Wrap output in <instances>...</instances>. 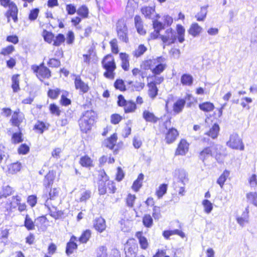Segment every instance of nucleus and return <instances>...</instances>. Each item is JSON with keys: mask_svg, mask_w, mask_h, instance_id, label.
I'll use <instances>...</instances> for the list:
<instances>
[{"mask_svg": "<svg viewBox=\"0 0 257 257\" xmlns=\"http://www.w3.org/2000/svg\"><path fill=\"white\" fill-rule=\"evenodd\" d=\"M102 64L103 68L106 70L104 75L108 78H113V71L116 68L114 58L111 55H106L103 59Z\"/></svg>", "mask_w": 257, "mask_h": 257, "instance_id": "1", "label": "nucleus"}, {"mask_svg": "<svg viewBox=\"0 0 257 257\" xmlns=\"http://www.w3.org/2000/svg\"><path fill=\"white\" fill-rule=\"evenodd\" d=\"M116 31L119 40L125 43L128 42L127 28L124 20L121 19L118 21L116 25Z\"/></svg>", "mask_w": 257, "mask_h": 257, "instance_id": "2", "label": "nucleus"}, {"mask_svg": "<svg viewBox=\"0 0 257 257\" xmlns=\"http://www.w3.org/2000/svg\"><path fill=\"white\" fill-rule=\"evenodd\" d=\"M226 145L232 149L240 151H243L244 148L242 140L236 133L230 135L229 140L226 143Z\"/></svg>", "mask_w": 257, "mask_h": 257, "instance_id": "3", "label": "nucleus"}, {"mask_svg": "<svg viewBox=\"0 0 257 257\" xmlns=\"http://www.w3.org/2000/svg\"><path fill=\"white\" fill-rule=\"evenodd\" d=\"M96 118V114L93 111H88L83 116V121L86 125V128L81 130V131L87 133L89 131L93 124Z\"/></svg>", "mask_w": 257, "mask_h": 257, "instance_id": "4", "label": "nucleus"}, {"mask_svg": "<svg viewBox=\"0 0 257 257\" xmlns=\"http://www.w3.org/2000/svg\"><path fill=\"white\" fill-rule=\"evenodd\" d=\"M99 176H100L98 183L99 193L100 195H104L106 193L107 188V182H108V176L103 171H100Z\"/></svg>", "mask_w": 257, "mask_h": 257, "instance_id": "5", "label": "nucleus"}, {"mask_svg": "<svg viewBox=\"0 0 257 257\" xmlns=\"http://www.w3.org/2000/svg\"><path fill=\"white\" fill-rule=\"evenodd\" d=\"M59 189L56 188L51 189L49 193V197H47V195L44 196L43 197L45 200V206H49L54 203L51 201H55L59 197Z\"/></svg>", "mask_w": 257, "mask_h": 257, "instance_id": "6", "label": "nucleus"}, {"mask_svg": "<svg viewBox=\"0 0 257 257\" xmlns=\"http://www.w3.org/2000/svg\"><path fill=\"white\" fill-rule=\"evenodd\" d=\"M32 69L34 73H36V75L38 79L42 81L43 79L49 78L51 76V71L47 67H42L41 69H39L38 67H34Z\"/></svg>", "mask_w": 257, "mask_h": 257, "instance_id": "7", "label": "nucleus"}, {"mask_svg": "<svg viewBox=\"0 0 257 257\" xmlns=\"http://www.w3.org/2000/svg\"><path fill=\"white\" fill-rule=\"evenodd\" d=\"M161 38L164 43L171 44L174 43L176 40V33L171 28L166 31V35L161 36Z\"/></svg>", "mask_w": 257, "mask_h": 257, "instance_id": "8", "label": "nucleus"}, {"mask_svg": "<svg viewBox=\"0 0 257 257\" xmlns=\"http://www.w3.org/2000/svg\"><path fill=\"white\" fill-rule=\"evenodd\" d=\"M56 172L54 171H49L47 175L45 176L43 181V184L46 188L51 187L54 183L55 178Z\"/></svg>", "mask_w": 257, "mask_h": 257, "instance_id": "9", "label": "nucleus"}, {"mask_svg": "<svg viewBox=\"0 0 257 257\" xmlns=\"http://www.w3.org/2000/svg\"><path fill=\"white\" fill-rule=\"evenodd\" d=\"M141 12L146 18L154 20L155 17L160 18L159 15L156 14L155 8L152 7H143L141 9Z\"/></svg>", "mask_w": 257, "mask_h": 257, "instance_id": "10", "label": "nucleus"}, {"mask_svg": "<svg viewBox=\"0 0 257 257\" xmlns=\"http://www.w3.org/2000/svg\"><path fill=\"white\" fill-rule=\"evenodd\" d=\"M76 237L73 235L67 242L66 247V253L70 255L73 253L74 250L77 248V244L76 243Z\"/></svg>", "mask_w": 257, "mask_h": 257, "instance_id": "11", "label": "nucleus"}, {"mask_svg": "<svg viewBox=\"0 0 257 257\" xmlns=\"http://www.w3.org/2000/svg\"><path fill=\"white\" fill-rule=\"evenodd\" d=\"M189 144L186 140H181L176 151V155H185L188 151Z\"/></svg>", "mask_w": 257, "mask_h": 257, "instance_id": "12", "label": "nucleus"}, {"mask_svg": "<svg viewBox=\"0 0 257 257\" xmlns=\"http://www.w3.org/2000/svg\"><path fill=\"white\" fill-rule=\"evenodd\" d=\"M179 134L176 129L171 128L169 129L166 135L165 140L167 144H171L174 142L178 137Z\"/></svg>", "mask_w": 257, "mask_h": 257, "instance_id": "13", "label": "nucleus"}, {"mask_svg": "<svg viewBox=\"0 0 257 257\" xmlns=\"http://www.w3.org/2000/svg\"><path fill=\"white\" fill-rule=\"evenodd\" d=\"M54 205V204H52V205L46 207L49 211L50 215L55 219H58L62 217L63 212L61 210H57V207Z\"/></svg>", "mask_w": 257, "mask_h": 257, "instance_id": "14", "label": "nucleus"}, {"mask_svg": "<svg viewBox=\"0 0 257 257\" xmlns=\"http://www.w3.org/2000/svg\"><path fill=\"white\" fill-rule=\"evenodd\" d=\"M19 113V109L14 111L13 114L12 115V118L10 120L13 125L17 126L19 128V125L20 123L22 122L23 120L22 116Z\"/></svg>", "mask_w": 257, "mask_h": 257, "instance_id": "15", "label": "nucleus"}, {"mask_svg": "<svg viewBox=\"0 0 257 257\" xmlns=\"http://www.w3.org/2000/svg\"><path fill=\"white\" fill-rule=\"evenodd\" d=\"M94 227L98 231L102 232L106 228L104 219L101 217L96 218L94 221Z\"/></svg>", "mask_w": 257, "mask_h": 257, "instance_id": "16", "label": "nucleus"}, {"mask_svg": "<svg viewBox=\"0 0 257 257\" xmlns=\"http://www.w3.org/2000/svg\"><path fill=\"white\" fill-rule=\"evenodd\" d=\"M135 23L138 33L142 35H145L146 33V31L144 29L143 21L140 16H136L135 17Z\"/></svg>", "mask_w": 257, "mask_h": 257, "instance_id": "17", "label": "nucleus"}, {"mask_svg": "<svg viewBox=\"0 0 257 257\" xmlns=\"http://www.w3.org/2000/svg\"><path fill=\"white\" fill-rule=\"evenodd\" d=\"M161 57H158L157 63L155 65L152 70V73L155 75H159L165 69L166 66L161 63Z\"/></svg>", "mask_w": 257, "mask_h": 257, "instance_id": "18", "label": "nucleus"}, {"mask_svg": "<svg viewBox=\"0 0 257 257\" xmlns=\"http://www.w3.org/2000/svg\"><path fill=\"white\" fill-rule=\"evenodd\" d=\"M49 124H46L43 121L38 120L34 126L33 130L40 134H42L46 130L49 128Z\"/></svg>", "mask_w": 257, "mask_h": 257, "instance_id": "19", "label": "nucleus"}, {"mask_svg": "<svg viewBox=\"0 0 257 257\" xmlns=\"http://www.w3.org/2000/svg\"><path fill=\"white\" fill-rule=\"evenodd\" d=\"M175 175H178L179 181L181 182L183 185H185L188 182V179L186 171L184 170L178 169L175 171Z\"/></svg>", "mask_w": 257, "mask_h": 257, "instance_id": "20", "label": "nucleus"}, {"mask_svg": "<svg viewBox=\"0 0 257 257\" xmlns=\"http://www.w3.org/2000/svg\"><path fill=\"white\" fill-rule=\"evenodd\" d=\"M18 9L17 10H8L5 14L7 18V22L10 23L12 18L14 22L17 23L18 21Z\"/></svg>", "mask_w": 257, "mask_h": 257, "instance_id": "21", "label": "nucleus"}, {"mask_svg": "<svg viewBox=\"0 0 257 257\" xmlns=\"http://www.w3.org/2000/svg\"><path fill=\"white\" fill-rule=\"evenodd\" d=\"M143 117L146 121L152 123L157 122L159 119L153 112L148 110L144 111L143 113Z\"/></svg>", "mask_w": 257, "mask_h": 257, "instance_id": "22", "label": "nucleus"}, {"mask_svg": "<svg viewBox=\"0 0 257 257\" xmlns=\"http://www.w3.org/2000/svg\"><path fill=\"white\" fill-rule=\"evenodd\" d=\"M148 95L150 98L152 99H155L158 95V89L156 85H155L154 83H149L148 84Z\"/></svg>", "mask_w": 257, "mask_h": 257, "instance_id": "23", "label": "nucleus"}, {"mask_svg": "<svg viewBox=\"0 0 257 257\" xmlns=\"http://www.w3.org/2000/svg\"><path fill=\"white\" fill-rule=\"evenodd\" d=\"M136 237L139 239V243L142 249H146L148 248L149 243L147 239L143 235L142 232H138L136 235Z\"/></svg>", "mask_w": 257, "mask_h": 257, "instance_id": "24", "label": "nucleus"}, {"mask_svg": "<svg viewBox=\"0 0 257 257\" xmlns=\"http://www.w3.org/2000/svg\"><path fill=\"white\" fill-rule=\"evenodd\" d=\"M219 130V125L215 123L212 125L209 131L205 133V135L214 139L217 137Z\"/></svg>", "mask_w": 257, "mask_h": 257, "instance_id": "25", "label": "nucleus"}, {"mask_svg": "<svg viewBox=\"0 0 257 257\" xmlns=\"http://www.w3.org/2000/svg\"><path fill=\"white\" fill-rule=\"evenodd\" d=\"M202 30V28L197 23H195L191 25L189 33L193 37H196L199 35Z\"/></svg>", "mask_w": 257, "mask_h": 257, "instance_id": "26", "label": "nucleus"}, {"mask_svg": "<svg viewBox=\"0 0 257 257\" xmlns=\"http://www.w3.org/2000/svg\"><path fill=\"white\" fill-rule=\"evenodd\" d=\"M96 56V53L93 49H90L88 51L87 54H84L83 61L87 65H89L91 60H93Z\"/></svg>", "mask_w": 257, "mask_h": 257, "instance_id": "27", "label": "nucleus"}, {"mask_svg": "<svg viewBox=\"0 0 257 257\" xmlns=\"http://www.w3.org/2000/svg\"><path fill=\"white\" fill-rule=\"evenodd\" d=\"M119 57L121 61V67L125 71H127L129 68V59L128 55L126 53H120Z\"/></svg>", "mask_w": 257, "mask_h": 257, "instance_id": "28", "label": "nucleus"}, {"mask_svg": "<svg viewBox=\"0 0 257 257\" xmlns=\"http://www.w3.org/2000/svg\"><path fill=\"white\" fill-rule=\"evenodd\" d=\"M117 136L115 134H113L110 138L105 140L104 142V145L108 148L112 149L115 145L117 141Z\"/></svg>", "mask_w": 257, "mask_h": 257, "instance_id": "29", "label": "nucleus"}, {"mask_svg": "<svg viewBox=\"0 0 257 257\" xmlns=\"http://www.w3.org/2000/svg\"><path fill=\"white\" fill-rule=\"evenodd\" d=\"M157 60L158 58L157 59H149L144 61L141 65V66L145 70L151 69L152 70L156 64V63H157Z\"/></svg>", "mask_w": 257, "mask_h": 257, "instance_id": "30", "label": "nucleus"}, {"mask_svg": "<svg viewBox=\"0 0 257 257\" xmlns=\"http://www.w3.org/2000/svg\"><path fill=\"white\" fill-rule=\"evenodd\" d=\"M186 101L183 99L178 100L173 105V110L176 113L182 111L185 104Z\"/></svg>", "mask_w": 257, "mask_h": 257, "instance_id": "31", "label": "nucleus"}, {"mask_svg": "<svg viewBox=\"0 0 257 257\" xmlns=\"http://www.w3.org/2000/svg\"><path fill=\"white\" fill-rule=\"evenodd\" d=\"M0 5L4 8H9L8 10H17L16 4L11 0H0Z\"/></svg>", "mask_w": 257, "mask_h": 257, "instance_id": "32", "label": "nucleus"}, {"mask_svg": "<svg viewBox=\"0 0 257 257\" xmlns=\"http://www.w3.org/2000/svg\"><path fill=\"white\" fill-rule=\"evenodd\" d=\"M193 77L188 74H183L181 78V82L183 85L191 86L193 83Z\"/></svg>", "mask_w": 257, "mask_h": 257, "instance_id": "33", "label": "nucleus"}, {"mask_svg": "<svg viewBox=\"0 0 257 257\" xmlns=\"http://www.w3.org/2000/svg\"><path fill=\"white\" fill-rule=\"evenodd\" d=\"M207 6L201 8L200 11L195 15L198 21H204L207 13Z\"/></svg>", "mask_w": 257, "mask_h": 257, "instance_id": "34", "label": "nucleus"}, {"mask_svg": "<svg viewBox=\"0 0 257 257\" xmlns=\"http://www.w3.org/2000/svg\"><path fill=\"white\" fill-rule=\"evenodd\" d=\"M19 75L16 74L13 75L12 77V87L14 92H17L20 89L19 86Z\"/></svg>", "mask_w": 257, "mask_h": 257, "instance_id": "35", "label": "nucleus"}, {"mask_svg": "<svg viewBox=\"0 0 257 257\" xmlns=\"http://www.w3.org/2000/svg\"><path fill=\"white\" fill-rule=\"evenodd\" d=\"M144 179V175L143 174H140L137 178V179L134 181L133 186L132 189L137 192L139 191L140 188L142 187V181Z\"/></svg>", "mask_w": 257, "mask_h": 257, "instance_id": "36", "label": "nucleus"}, {"mask_svg": "<svg viewBox=\"0 0 257 257\" xmlns=\"http://www.w3.org/2000/svg\"><path fill=\"white\" fill-rule=\"evenodd\" d=\"M24 226L28 230L35 229V224L28 214H26L24 220Z\"/></svg>", "mask_w": 257, "mask_h": 257, "instance_id": "37", "label": "nucleus"}, {"mask_svg": "<svg viewBox=\"0 0 257 257\" xmlns=\"http://www.w3.org/2000/svg\"><path fill=\"white\" fill-rule=\"evenodd\" d=\"M123 107L125 113H131L135 112L137 108V106L134 101L130 100L126 102Z\"/></svg>", "mask_w": 257, "mask_h": 257, "instance_id": "38", "label": "nucleus"}, {"mask_svg": "<svg viewBox=\"0 0 257 257\" xmlns=\"http://www.w3.org/2000/svg\"><path fill=\"white\" fill-rule=\"evenodd\" d=\"M199 108L204 111L209 112L213 110L214 106L213 103L206 102L199 105Z\"/></svg>", "mask_w": 257, "mask_h": 257, "instance_id": "39", "label": "nucleus"}, {"mask_svg": "<svg viewBox=\"0 0 257 257\" xmlns=\"http://www.w3.org/2000/svg\"><path fill=\"white\" fill-rule=\"evenodd\" d=\"M229 175V172L228 171L225 170L217 179V183L219 185L221 188H222L224 182L226 181Z\"/></svg>", "mask_w": 257, "mask_h": 257, "instance_id": "40", "label": "nucleus"}, {"mask_svg": "<svg viewBox=\"0 0 257 257\" xmlns=\"http://www.w3.org/2000/svg\"><path fill=\"white\" fill-rule=\"evenodd\" d=\"M81 166L90 168L93 166L92 160L87 156L81 157Z\"/></svg>", "mask_w": 257, "mask_h": 257, "instance_id": "41", "label": "nucleus"}, {"mask_svg": "<svg viewBox=\"0 0 257 257\" xmlns=\"http://www.w3.org/2000/svg\"><path fill=\"white\" fill-rule=\"evenodd\" d=\"M236 221L241 227H243L245 224L248 223V216L247 213L244 212L241 216L236 218Z\"/></svg>", "mask_w": 257, "mask_h": 257, "instance_id": "42", "label": "nucleus"}, {"mask_svg": "<svg viewBox=\"0 0 257 257\" xmlns=\"http://www.w3.org/2000/svg\"><path fill=\"white\" fill-rule=\"evenodd\" d=\"M147 50V48L144 45H140L133 53V55L136 57H139L144 54Z\"/></svg>", "mask_w": 257, "mask_h": 257, "instance_id": "43", "label": "nucleus"}, {"mask_svg": "<svg viewBox=\"0 0 257 257\" xmlns=\"http://www.w3.org/2000/svg\"><path fill=\"white\" fill-rule=\"evenodd\" d=\"M212 156V151L209 147L205 148L200 153V159L204 161L205 159Z\"/></svg>", "mask_w": 257, "mask_h": 257, "instance_id": "44", "label": "nucleus"}, {"mask_svg": "<svg viewBox=\"0 0 257 257\" xmlns=\"http://www.w3.org/2000/svg\"><path fill=\"white\" fill-rule=\"evenodd\" d=\"M107 248L102 245L96 249V257H107Z\"/></svg>", "mask_w": 257, "mask_h": 257, "instance_id": "45", "label": "nucleus"}, {"mask_svg": "<svg viewBox=\"0 0 257 257\" xmlns=\"http://www.w3.org/2000/svg\"><path fill=\"white\" fill-rule=\"evenodd\" d=\"M247 201L257 206V193L256 192H250L246 194Z\"/></svg>", "mask_w": 257, "mask_h": 257, "instance_id": "46", "label": "nucleus"}, {"mask_svg": "<svg viewBox=\"0 0 257 257\" xmlns=\"http://www.w3.org/2000/svg\"><path fill=\"white\" fill-rule=\"evenodd\" d=\"M9 157L7 149L4 146L0 145V163L3 160L6 161Z\"/></svg>", "mask_w": 257, "mask_h": 257, "instance_id": "47", "label": "nucleus"}, {"mask_svg": "<svg viewBox=\"0 0 257 257\" xmlns=\"http://www.w3.org/2000/svg\"><path fill=\"white\" fill-rule=\"evenodd\" d=\"M202 204L204 208V211L207 214L210 213L213 209V205L211 202L205 199L203 201Z\"/></svg>", "mask_w": 257, "mask_h": 257, "instance_id": "48", "label": "nucleus"}, {"mask_svg": "<svg viewBox=\"0 0 257 257\" xmlns=\"http://www.w3.org/2000/svg\"><path fill=\"white\" fill-rule=\"evenodd\" d=\"M1 191L3 193L4 198H7L8 196L12 194V193L14 192L13 188L10 187L9 185L3 186Z\"/></svg>", "mask_w": 257, "mask_h": 257, "instance_id": "49", "label": "nucleus"}, {"mask_svg": "<svg viewBox=\"0 0 257 257\" xmlns=\"http://www.w3.org/2000/svg\"><path fill=\"white\" fill-rule=\"evenodd\" d=\"M12 141L14 144H18L23 141L22 134L21 132L15 133L13 134Z\"/></svg>", "mask_w": 257, "mask_h": 257, "instance_id": "50", "label": "nucleus"}, {"mask_svg": "<svg viewBox=\"0 0 257 257\" xmlns=\"http://www.w3.org/2000/svg\"><path fill=\"white\" fill-rule=\"evenodd\" d=\"M144 225L147 227H151L153 224V218L149 214L145 215L143 218Z\"/></svg>", "mask_w": 257, "mask_h": 257, "instance_id": "51", "label": "nucleus"}, {"mask_svg": "<svg viewBox=\"0 0 257 257\" xmlns=\"http://www.w3.org/2000/svg\"><path fill=\"white\" fill-rule=\"evenodd\" d=\"M43 34L44 40L48 43H51L54 38V34L46 30L43 31Z\"/></svg>", "mask_w": 257, "mask_h": 257, "instance_id": "52", "label": "nucleus"}, {"mask_svg": "<svg viewBox=\"0 0 257 257\" xmlns=\"http://www.w3.org/2000/svg\"><path fill=\"white\" fill-rule=\"evenodd\" d=\"M167 185L163 184L161 185L159 188V189L156 192V194L158 198L162 197L167 192Z\"/></svg>", "mask_w": 257, "mask_h": 257, "instance_id": "53", "label": "nucleus"}, {"mask_svg": "<svg viewBox=\"0 0 257 257\" xmlns=\"http://www.w3.org/2000/svg\"><path fill=\"white\" fill-rule=\"evenodd\" d=\"M91 235L90 230L87 229L81 234V243H86Z\"/></svg>", "mask_w": 257, "mask_h": 257, "instance_id": "54", "label": "nucleus"}, {"mask_svg": "<svg viewBox=\"0 0 257 257\" xmlns=\"http://www.w3.org/2000/svg\"><path fill=\"white\" fill-rule=\"evenodd\" d=\"M114 86L116 89L120 91H124L126 89L124 82L122 79H117L114 82Z\"/></svg>", "mask_w": 257, "mask_h": 257, "instance_id": "55", "label": "nucleus"}, {"mask_svg": "<svg viewBox=\"0 0 257 257\" xmlns=\"http://www.w3.org/2000/svg\"><path fill=\"white\" fill-rule=\"evenodd\" d=\"M111 51L113 53L117 54L118 53V48L117 45V40L114 38L110 42Z\"/></svg>", "mask_w": 257, "mask_h": 257, "instance_id": "56", "label": "nucleus"}, {"mask_svg": "<svg viewBox=\"0 0 257 257\" xmlns=\"http://www.w3.org/2000/svg\"><path fill=\"white\" fill-rule=\"evenodd\" d=\"M153 26L154 30L159 32L164 29V25L161 22L158 21L157 20H155V19L153 20Z\"/></svg>", "mask_w": 257, "mask_h": 257, "instance_id": "57", "label": "nucleus"}, {"mask_svg": "<svg viewBox=\"0 0 257 257\" xmlns=\"http://www.w3.org/2000/svg\"><path fill=\"white\" fill-rule=\"evenodd\" d=\"M65 37L62 34H59L54 41L53 45L56 46H60L65 41Z\"/></svg>", "mask_w": 257, "mask_h": 257, "instance_id": "58", "label": "nucleus"}, {"mask_svg": "<svg viewBox=\"0 0 257 257\" xmlns=\"http://www.w3.org/2000/svg\"><path fill=\"white\" fill-rule=\"evenodd\" d=\"M67 94L68 92L67 91H64L61 96V102L64 106H67L71 103L70 99L67 97Z\"/></svg>", "mask_w": 257, "mask_h": 257, "instance_id": "59", "label": "nucleus"}, {"mask_svg": "<svg viewBox=\"0 0 257 257\" xmlns=\"http://www.w3.org/2000/svg\"><path fill=\"white\" fill-rule=\"evenodd\" d=\"M30 151L29 147L26 144H22L18 148V152L19 154L26 155Z\"/></svg>", "mask_w": 257, "mask_h": 257, "instance_id": "60", "label": "nucleus"}, {"mask_svg": "<svg viewBox=\"0 0 257 257\" xmlns=\"http://www.w3.org/2000/svg\"><path fill=\"white\" fill-rule=\"evenodd\" d=\"M39 13V9L38 8H35L30 11L29 15V19L31 21L35 20L38 16Z\"/></svg>", "mask_w": 257, "mask_h": 257, "instance_id": "61", "label": "nucleus"}, {"mask_svg": "<svg viewBox=\"0 0 257 257\" xmlns=\"http://www.w3.org/2000/svg\"><path fill=\"white\" fill-rule=\"evenodd\" d=\"M136 197L135 195L129 194L126 198V203L128 207H132Z\"/></svg>", "mask_w": 257, "mask_h": 257, "instance_id": "62", "label": "nucleus"}, {"mask_svg": "<svg viewBox=\"0 0 257 257\" xmlns=\"http://www.w3.org/2000/svg\"><path fill=\"white\" fill-rule=\"evenodd\" d=\"M15 50V48L13 45H9L6 48L2 49L1 54L6 56L12 53Z\"/></svg>", "mask_w": 257, "mask_h": 257, "instance_id": "63", "label": "nucleus"}, {"mask_svg": "<svg viewBox=\"0 0 257 257\" xmlns=\"http://www.w3.org/2000/svg\"><path fill=\"white\" fill-rule=\"evenodd\" d=\"M60 92L59 89L55 90L50 89L48 92V95L49 97L52 99H56L57 98Z\"/></svg>", "mask_w": 257, "mask_h": 257, "instance_id": "64", "label": "nucleus"}]
</instances>
